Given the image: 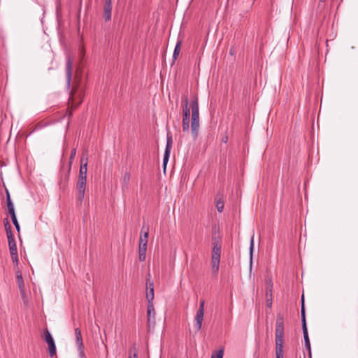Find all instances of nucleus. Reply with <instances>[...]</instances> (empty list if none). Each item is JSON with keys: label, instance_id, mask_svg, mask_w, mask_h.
Returning <instances> with one entry per match:
<instances>
[{"label": "nucleus", "instance_id": "nucleus-1", "mask_svg": "<svg viewBox=\"0 0 358 358\" xmlns=\"http://www.w3.org/2000/svg\"><path fill=\"white\" fill-rule=\"evenodd\" d=\"M275 358H284V316L277 314L275 328Z\"/></svg>", "mask_w": 358, "mask_h": 358}, {"label": "nucleus", "instance_id": "nucleus-2", "mask_svg": "<svg viewBox=\"0 0 358 358\" xmlns=\"http://www.w3.org/2000/svg\"><path fill=\"white\" fill-rule=\"evenodd\" d=\"M192 108V122L191 132L193 139L195 140L198 136L199 128V108L197 97H195L191 103Z\"/></svg>", "mask_w": 358, "mask_h": 358}, {"label": "nucleus", "instance_id": "nucleus-3", "mask_svg": "<svg viewBox=\"0 0 358 358\" xmlns=\"http://www.w3.org/2000/svg\"><path fill=\"white\" fill-rule=\"evenodd\" d=\"M204 300L200 301L199 308L194 317V327L197 331L201 330L204 315Z\"/></svg>", "mask_w": 358, "mask_h": 358}, {"label": "nucleus", "instance_id": "nucleus-4", "mask_svg": "<svg viewBox=\"0 0 358 358\" xmlns=\"http://www.w3.org/2000/svg\"><path fill=\"white\" fill-rule=\"evenodd\" d=\"M185 106L182 110V131L184 133H188L189 131V113L190 110L188 108V99H185Z\"/></svg>", "mask_w": 358, "mask_h": 358}, {"label": "nucleus", "instance_id": "nucleus-5", "mask_svg": "<svg viewBox=\"0 0 358 358\" xmlns=\"http://www.w3.org/2000/svg\"><path fill=\"white\" fill-rule=\"evenodd\" d=\"M172 143H173L172 136H171V134L168 133L167 136H166V145L165 151H164V159H163V166H164V170L166 169V164H167L169 159L170 152H171V150L172 148Z\"/></svg>", "mask_w": 358, "mask_h": 358}, {"label": "nucleus", "instance_id": "nucleus-6", "mask_svg": "<svg viewBox=\"0 0 358 358\" xmlns=\"http://www.w3.org/2000/svg\"><path fill=\"white\" fill-rule=\"evenodd\" d=\"M86 184L87 180L85 179H78L76 189L78 191V197L77 199L79 202H82L83 201L85 196V192L86 189Z\"/></svg>", "mask_w": 358, "mask_h": 358}, {"label": "nucleus", "instance_id": "nucleus-7", "mask_svg": "<svg viewBox=\"0 0 358 358\" xmlns=\"http://www.w3.org/2000/svg\"><path fill=\"white\" fill-rule=\"evenodd\" d=\"M44 338L48 345L50 356L53 357L56 354V346L51 334L48 330L45 333Z\"/></svg>", "mask_w": 358, "mask_h": 358}, {"label": "nucleus", "instance_id": "nucleus-8", "mask_svg": "<svg viewBox=\"0 0 358 358\" xmlns=\"http://www.w3.org/2000/svg\"><path fill=\"white\" fill-rule=\"evenodd\" d=\"M75 337H76V342L78 345V350L79 352V355L80 357H83L84 354V345L83 341V338L81 335V331L79 328L75 329Z\"/></svg>", "mask_w": 358, "mask_h": 358}, {"label": "nucleus", "instance_id": "nucleus-9", "mask_svg": "<svg viewBox=\"0 0 358 358\" xmlns=\"http://www.w3.org/2000/svg\"><path fill=\"white\" fill-rule=\"evenodd\" d=\"M87 156L83 155L80 159L81 165L79 170L78 179L87 180Z\"/></svg>", "mask_w": 358, "mask_h": 358}, {"label": "nucleus", "instance_id": "nucleus-10", "mask_svg": "<svg viewBox=\"0 0 358 358\" xmlns=\"http://www.w3.org/2000/svg\"><path fill=\"white\" fill-rule=\"evenodd\" d=\"M220 254L213 253L211 254V266L213 274L216 275L218 273L220 262Z\"/></svg>", "mask_w": 358, "mask_h": 358}, {"label": "nucleus", "instance_id": "nucleus-11", "mask_svg": "<svg viewBox=\"0 0 358 358\" xmlns=\"http://www.w3.org/2000/svg\"><path fill=\"white\" fill-rule=\"evenodd\" d=\"M83 95L82 91H74L70 96L71 106L75 108L78 107L83 101Z\"/></svg>", "mask_w": 358, "mask_h": 358}, {"label": "nucleus", "instance_id": "nucleus-12", "mask_svg": "<svg viewBox=\"0 0 358 358\" xmlns=\"http://www.w3.org/2000/svg\"><path fill=\"white\" fill-rule=\"evenodd\" d=\"M72 69H73V61L69 56L66 57V83L68 86L70 85L72 76Z\"/></svg>", "mask_w": 358, "mask_h": 358}, {"label": "nucleus", "instance_id": "nucleus-13", "mask_svg": "<svg viewBox=\"0 0 358 358\" xmlns=\"http://www.w3.org/2000/svg\"><path fill=\"white\" fill-rule=\"evenodd\" d=\"M146 299L148 300V303H153V300H154V284H153V282L152 281H150V280H147Z\"/></svg>", "mask_w": 358, "mask_h": 358}, {"label": "nucleus", "instance_id": "nucleus-14", "mask_svg": "<svg viewBox=\"0 0 358 358\" xmlns=\"http://www.w3.org/2000/svg\"><path fill=\"white\" fill-rule=\"evenodd\" d=\"M149 234V228L148 227L143 226L141 229V235L139 238V245L147 246L148 239Z\"/></svg>", "mask_w": 358, "mask_h": 358}, {"label": "nucleus", "instance_id": "nucleus-15", "mask_svg": "<svg viewBox=\"0 0 358 358\" xmlns=\"http://www.w3.org/2000/svg\"><path fill=\"white\" fill-rule=\"evenodd\" d=\"M148 322L149 324H155V312L153 303H148Z\"/></svg>", "mask_w": 358, "mask_h": 358}, {"label": "nucleus", "instance_id": "nucleus-16", "mask_svg": "<svg viewBox=\"0 0 358 358\" xmlns=\"http://www.w3.org/2000/svg\"><path fill=\"white\" fill-rule=\"evenodd\" d=\"M7 209L10 217L15 215L14 204L12 202L9 192H6Z\"/></svg>", "mask_w": 358, "mask_h": 358}, {"label": "nucleus", "instance_id": "nucleus-17", "mask_svg": "<svg viewBox=\"0 0 358 358\" xmlns=\"http://www.w3.org/2000/svg\"><path fill=\"white\" fill-rule=\"evenodd\" d=\"M130 181V173L129 172L124 173L122 179V189L123 191L129 188Z\"/></svg>", "mask_w": 358, "mask_h": 358}, {"label": "nucleus", "instance_id": "nucleus-18", "mask_svg": "<svg viewBox=\"0 0 358 358\" xmlns=\"http://www.w3.org/2000/svg\"><path fill=\"white\" fill-rule=\"evenodd\" d=\"M306 348L310 351V343L308 337L307 326L302 327Z\"/></svg>", "mask_w": 358, "mask_h": 358}, {"label": "nucleus", "instance_id": "nucleus-19", "mask_svg": "<svg viewBox=\"0 0 358 358\" xmlns=\"http://www.w3.org/2000/svg\"><path fill=\"white\" fill-rule=\"evenodd\" d=\"M221 244L220 243L217 241L214 237L213 238V249L212 252L213 253H218L221 255Z\"/></svg>", "mask_w": 358, "mask_h": 358}, {"label": "nucleus", "instance_id": "nucleus-20", "mask_svg": "<svg viewBox=\"0 0 358 358\" xmlns=\"http://www.w3.org/2000/svg\"><path fill=\"white\" fill-rule=\"evenodd\" d=\"M272 291H273V282L271 279H266V296L268 298V296L270 297L272 296Z\"/></svg>", "mask_w": 358, "mask_h": 358}, {"label": "nucleus", "instance_id": "nucleus-21", "mask_svg": "<svg viewBox=\"0 0 358 358\" xmlns=\"http://www.w3.org/2000/svg\"><path fill=\"white\" fill-rule=\"evenodd\" d=\"M147 246L139 245L138 248V258L141 262H144L146 257Z\"/></svg>", "mask_w": 358, "mask_h": 358}, {"label": "nucleus", "instance_id": "nucleus-22", "mask_svg": "<svg viewBox=\"0 0 358 358\" xmlns=\"http://www.w3.org/2000/svg\"><path fill=\"white\" fill-rule=\"evenodd\" d=\"M8 242L10 253H13V252H17V245L15 243V238L10 237L8 239Z\"/></svg>", "mask_w": 358, "mask_h": 358}, {"label": "nucleus", "instance_id": "nucleus-23", "mask_svg": "<svg viewBox=\"0 0 358 358\" xmlns=\"http://www.w3.org/2000/svg\"><path fill=\"white\" fill-rule=\"evenodd\" d=\"M301 322H302V327H304L306 326V315H305V308H304V301H303V296L301 297Z\"/></svg>", "mask_w": 358, "mask_h": 358}, {"label": "nucleus", "instance_id": "nucleus-24", "mask_svg": "<svg viewBox=\"0 0 358 358\" xmlns=\"http://www.w3.org/2000/svg\"><path fill=\"white\" fill-rule=\"evenodd\" d=\"M111 10L112 6H108V5H104V18L106 21H108L111 18Z\"/></svg>", "mask_w": 358, "mask_h": 358}, {"label": "nucleus", "instance_id": "nucleus-25", "mask_svg": "<svg viewBox=\"0 0 358 358\" xmlns=\"http://www.w3.org/2000/svg\"><path fill=\"white\" fill-rule=\"evenodd\" d=\"M4 226H5L6 235H7V238L8 239L10 237L14 238V236L12 234V231H11V225L10 224V223L7 219L6 220V222L4 223Z\"/></svg>", "mask_w": 358, "mask_h": 358}, {"label": "nucleus", "instance_id": "nucleus-26", "mask_svg": "<svg viewBox=\"0 0 358 358\" xmlns=\"http://www.w3.org/2000/svg\"><path fill=\"white\" fill-rule=\"evenodd\" d=\"M17 284H18L20 289L21 291H23L24 285L23 278H22V274L20 273H19L17 275Z\"/></svg>", "mask_w": 358, "mask_h": 358}, {"label": "nucleus", "instance_id": "nucleus-27", "mask_svg": "<svg viewBox=\"0 0 358 358\" xmlns=\"http://www.w3.org/2000/svg\"><path fill=\"white\" fill-rule=\"evenodd\" d=\"M224 355V350L220 349L219 350L215 351L212 353L210 358H222Z\"/></svg>", "mask_w": 358, "mask_h": 358}, {"label": "nucleus", "instance_id": "nucleus-28", "mask_svg": "<svg viewBox=\"0 0 358 358\" xmlns=\"http://www.w3.org/2000/svg\"><path fill=\"white\" fill-rule=\"evenodd\" d=\"M180 50V41H178L173 51V57L174 59H176L177 57L179 55Z\"/></svg>", "mask_w": 358, "mask_h": 358}, {"label": "nucleus", "instance_id": "nucleus-29", "mask_svg": "<svg viewBox=\"0 0 358 358\" xmlns=\"http://www.w3.org/2000/svg\"><path fill=\"white\" fill-rule=\"evenodd\" d=\"M129 358H138V350L135 345L130 350Z\"/></svg>", "mask_w": 358, "mask_h": 358}, {"label": "nucleus", "instance_id": "nucleus-30", "mask_svg": "<svg viewBox=\"0 0 358 358\" xmlns=\"http://www.w3.org/2000/svg\"><path fill=\"white\" fill-rule=\"evenodd\" d=\"M10 256L13 263L15 264L16 266H17L19 264L17 252L10 253Z\"/></svg>", "mask_w": 358, "mask_h": 358}, {"label": "nucleus", "instance_id": "nucleus-31", "mask_svg": "<svg viewBox=\"0 0 358 358\" xmlns=\"http://www.w3.org/2000/svg\"><path fill=\"white\" fill-rule=\"evenodd\" d=\"M10 256L13 263L15 264L16 266H17L19 264L17 252L10 253Z\"/></svg>", "mask_w": 358, "mask_h": 358}, {"label": "nucleus", "instance_id": "nucleus-32", "mask_svg": "<svg viewBox=\"0 0 358 358\" xmlns=\"http://www.w3.org/2000/svg\"><path fill=\"white\" fill-rule=\"evenodd\" d=\"M11 220H12V222H13L16 230L19 232L20 227L18 221L17 220L16 215L11 216Z\"/></svg>", "mask_w": 358, "mask_h": 358}, {"label": "nucleus", "instance_id": "nucleus-33", "mask_svg": "<svg viewBox=\"0 0 358 358\" xmlns=\"http://www.w3.org/2000/svg\"><path fill=\"white\" fill-rule=\"evenodd\" d=\"M224 203L223 201L219 200L217 201L216 207L218 212H222L224 209Z\"/></svg>", "mask_w": 358, "mask_h": 358}, {"label": "nucleus", "instance_id": "nucleus-34", "mask_svg": "<svg viewBox=\"0 0 358 358\" xmlns=\"http://www.w3.org/2000/svg\"><path fill=\"white\" fill-rule=\"evenodd\" d=\"M254 248V237L252 236L250 240V254L252 255Z\"/></svg>", "mask_w": 358, "mask_h": 358}, {"label": "nucleus", "instance_id": "nucleus-35", "mask_svg": "<svg viewBox=\"0 0 358 358\" xmlns=\"http://www.w3.org/2000/svg\"><path fill=\"white\" fill-rule=\"evenodd\" d=\"M76 148H73L72 150H71V156H70V159L71 161L73 160L76 156Z\"/></svg>", "mask_w": 358, "mask_h": 358}, {"label": "nucleus", "instance_id": "nucleus-36", "mask_svg": "<svg viewBox=\"0 0 358 358\" xmlns=\"http://www.w3.org/2000/svg\"><path fill=\"white\" fill-rule=\"evenodd\" d=\"M104 5H108V6H112L111 0H105V4Z\"/></svg>", "mask_w": 358, "mask_h": 358}, {"label": "nucleus", "instance_id": "nucleus-37", "mask_svg": "<svg viewBox=\"0 0 358 358\" xmlns=\"http://www.w3.org/2000/svg\"><path fill=\"white\" fill-rule=\"evenodd\" d=\"M228 141V137L227 136H224L222 138V142L224 143H227Z\"/></svg>", "mask_w": 358, "mask_h": 358}, {"label": "nucleus", "instance_id": "nucleus-38", "mask_svg": "<svg viewBox=\"0 0 358 358\" xmlns=\"http://www.w3.org/2000/svg\"><path fill=\"white\" fill-rule=\"evenodd\" d=\"M271 304H272V303H271V302H269V303H268V301L267 302V306H268V307H271Z\"/></svg>", "mask_w": 358, "mask_h": 358}, {"label": "nucleus", "instance_id": "nucleus-39", "mask_svg": "<svg viewBox=\"0 0 358 358\" xmlns=\"http://www.w3.org/2000/svg\"><path fill=\"white\" fill-rule=\"evenodd\" d=\"M326 0H320L321 2H324Z\"/></svg>", "mask_w": 358, "mask_h": 358}]
</instances>
